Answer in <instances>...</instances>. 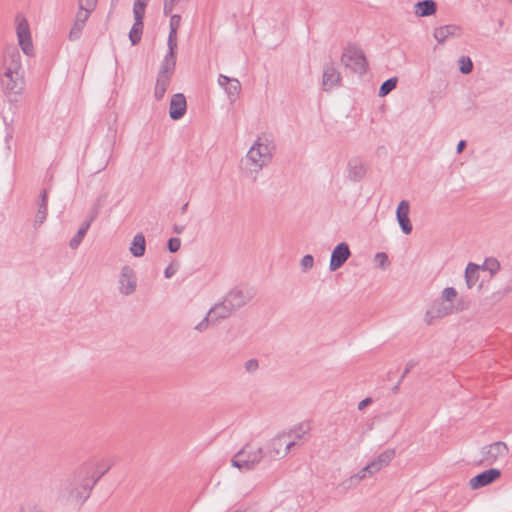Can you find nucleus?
Returning a JSON list of instances; mask_svg holds the SVG:
<instances>
[{"mask_svg": "<svg viewBox=\"0 0 512 512\" xmlns=\"http://www.w3.org/2000/svg\"><path fill=\"white\" fill-rule=\"evenodd\" d=\"M458 311V308L451 303L443 301L441 298L435 300L425 313V321L431 325L435 319L444 318L450 314Z\"/></svg>", "mask_w": 512, "mask_h": 512, "instance_id": "8", "label": "nucleus"}, {"mask_svg": "<svg viewBox=\"0 0 512 512\" xmlns=\"http://www.w3.org/2000/svg\"><path fill=\"white\" fill-rule=\"evenodd\" d=\"M83 28L84 26L74 22L69 33V39L73 41L80 38Z\"/></svg>", "mask_w": 512, "mask_h": 512, "instance_id": "36", "label": "nucleus"}, {"mask_svg": "<svg viewBox=\"0 0 512 512\" xmlns=\"http://www.w3.org/2000/svg\"><path fill=\"white\" fill-rule=\"evenodd\" d=\"M145 249H146L145 237L142 233H137L133 237V240H132L129 250L134 257H141L144 255Z\"/></svg>", "mask_w": 512, "mask_h": 512, "instance_id": "26", "label": "nucleus"}, {"mask_svg": "<svg viewBox=\"0 0 512 512\" xmlns=\"http://www.w3.org/2000/svg\"><path fill=\"white\" fill-rule=\"evenodd\" d=\"M137 279L134 270L126 265L121 269L119 276V291L122 295L128 296L135 292Z\"/></svg>", "mask_w": 512, "mask_h": 512, "instance_id": "9", "label": "nucleus"}, {"mask_svg": "<svg viewBox=\"0 0 512 512\" xmlns=\"http://www.w3.org/2000/svg\"><path fill=\"white\" fill-rule=\"evenodd\" d=\"M133 14L135 21L129 32V39L132 45H137L141 41L143 34L145 11H142V8L139 6L138 9H133Z\"/></svg>", "mask_w": 512, "mask_h": 512, "instance_id": "15", "label": "nucleus"}, {"mask_svg": "<svg viewBox=\"0 0 512 512\" xmlns=\"http://www.w3.org/2000/svg\"><path fill=\"white\" fill-rule=\"evenodd\" d=\"M461 28L454 24L444 25L434 30V38L438 43L445 42L450 37L460 36Z\"/></svg>", "mask_w": 512, "mask_h": 512, "instance_id": "18", "label": "nucleus"}, {"mask_svg": "<svg viewBox=\"0 0 512 512\" xmlns=\"http://www.w3.org/2000/svg\"><path fill=\"white\" fill-rule=\"evenodd\" d=\"M395 457V450L394 449H387L380 453L374 460L377 462V464L382 468L389 465V463L392 461V459Z\"/></svg>", "mask_w": 512, "mask_h": 512, "instance_id": "28", "label": "nucleus"}, {"mask_svg": "<svg viewBox=\"0 0 512 512\" xmlns=\"http://www.w3.org/2000/svg\"><path fill=\"white\" fill-rule=\"evenodd\" d=\"M187 206H188V203L184 204L181 208V212L182 213H185L186 209H187Z\"/></svg>", "mask_w": 512, "mask_h": 512, "instance_id": "62", "label": "nucleus"}, {"mask_svg": "<svg viewBox=\"0 0 512 512\" xmlns=\"http://www.w3.org/2000/svg\"><path fill=\"white\" fill-rule=\"evenodd\" d=\"M241 90V84L237 79H232L231 82L225 87L226 93L231 99H235Z\"/></svg>", "mask_w": 512, "mask_h": 512, "instance_id": "30", "label": "nucleus"}, {"mask_svg": "<svg viewBox=\"0 0 512 512\" xmlns=\"http://www.w3.org/2000/svg\"><path fill=\"white\" fill-rule=\"evenodd\" d=\"M258 361L256 359H249L245 363V369L248 372H254L258 369Z\"/></svg>", "mask_w": 512, "mask_h": 512, "instance_id": "48", "label": "nucleus"}, {"mask_svg": "<svg viewBox=\"0 0 512 512\" xmlns=\"http://www.w3.org/2000/svg\"><path fill=\"white\" fill-rule=\"evenodd\" d=\"M47 206H48V192L43 189L40 194V201L38 204V210L35 216V224H42L47 217Z\"/></svg>", "mask_w": 512, "mask_h": 512, "instance_id": "24", "label": "nucleus"}, {"mask_svg": "<svg viewBox=\"0 0 512 512\" xmlns=\"http://www.w3.org/2000/svg\"><path fill=\"white\" fill-rule=\"evenodd\" d=\"M180 20H181L180 15H177V14L171 15V18H170V31L175 30V32H177V30L179 28V25H180Z\"/></svg>", "mask_w": 512, "mask_h": 512, "instance_id": "46", "label": "nucleus"}, {"mask_svg": "<svg viewBox=\"0 0 512 512\" xmlns=\"http://www.w3.org/2000/svg\"><path fill=\"white\" fill-rule=\"evenodd\" d=\"M94 486L91 463H84L62 484L61 496L75 505H82L89 498Z\"/></svg>", "mask_w": 512, "mask_h": 512, "instance_id": "1", "label": "nucleus"}, {"mask_svg": "<svg viewBox=\"0 0 512 512\" xmlns=\"http://www.w3.org/2000/svg\"><path fill=\"white\" fill-rule=\"evenodd\" d=\"M399 386H400V383H397V384L392 388V391H393L394 393L398 392V390H399Z\"/></svg>", "mask_w": 512, "mask_h": 512, "instance_id": "61", "label": "nucleus"}, {"mask_svg": "<svg viewBox=\"0 0 512 512\" xmlns=\"http://www.w3.org/2000/svg\"><path fill=\"white\" fill-rule=\"evenodd\" d=\"M17 37L18 43L26 55L33 54V44L31 39L30 28L27 20L25 18H18L17 23Z\"/></svg>", "mask_w": 512, "mask_h": 512, "instance_id": "10", "label": "nucleus"}, {"mask_svg": "<svg viewBox=\"0 0 512 512\" xmlns=\"http://www.w3.org/2000/svg\"><path fill=\"white\" fill-rule=\"evenodd\" d=\"M397 81L396 77L389 78L384 81L379 88V96L384 97L388 95L393 89H395Z\"/></svg>", "mask_w": 512, "mask_h": 512, "instance_id": "29", "label": "nucleus"}, {"mask_svg": "<svg viewBox=\"0 0 512 512\" xmlns=\"http://www.w3.org/2000/svg\"><path fill=\"white\" fill-rule=\"evenodd\" d=\"M403 379H404V378H402V376H401V377L399 378L398 383H400V384H401V382L403 381Z\"/></svg>", "mask_w": 512, "mask_h": 512, "instance_id": "63", "label": "nucleus"}, {"mask_svg": "<svg viewBox=\"0 0 512 512\" xmlns=\"http://www.w3.org/2000/svg\"><path fill=\"white\" fill-rule=\"evenodd\" d=\"M465 147H466V141L465 140L459 141L458 144H457V147H456L457 153L458 154L461 153L464 150Z\"/></svg>", "mask_w": 512, "mask_h": 512, "instance_id": "59", "label": "nucleus"}, {"mask_svg": "<svg viewBox=\"0 0 512 512\" xmlns=\"http://www.w3.org/2000/svg\"><path fill=\"white\" fill-rule=\"evenodd\" d=\"M375 261L378 263L379 267L385 269L389 265V259L386 253L378 252L375 255Z\"/></svg>", "mask_w": 512, "mask_h": 512, "instance_id": "38", "label": "nucleus"}, {"mask_svg": "<svg viewBox=\"0 0 512 512\" xmlns=\"http://www.w3.org/2000/svg\"><path fill=\"white\" fill-rule=\"evenodd\" d=\"M313 264H314V258L310 254L305 255L301 260V266L304 271L311 269L313 267Z\"/></svg>", "mask_w": 512, "mask_h": 512, "instance_id": "43", "label": "nucleus"}, {"mask_svg": "<svg viewBox=\"0 0 512 512\" xmlns=\"http://www.w3.org/2000/svg\"><path fill=\"white\" fill-rule=\"evenodd\" d=\"M410 204L407 200H402L396 209V219L402 232L409 235L412 232V224L409 219Z\"/></svg>", "mask_w": 512, "mask_h": 512, "instance_id": "14", "label": "nucleus"}, {"mask_svg": "<svg viewBox=\"0 0 512 512\" xmlns=\"http://www.w3.org/2000/svg\"><path fill=\"white\" fill-rule=\"evenodd\" d=\"M90 226H91V223H89V221H86V220H85V221L81 224V226H80V228H79V230H78V231H79V232H82L84 235H86V233L88 232V230H89Z\"/></svg>", "mask_w": 512, "mask_h": 512, "instance_id": "56", "label": "nucleus"}, {"mask_svg": "<svg viewBox=\"0 0 512 512\" xmlns=\"http://www.w3.org/2000/svg\"><path fill=\"white\" fill-rule=\"evenodd\" d=\"M211 322V316H208V313L206 316L195 326V329L199 332H204L208 329L209 323Z\"/></svg>", "mask_w": 512, "mask_h": 512, "instance_id": "44", "label": "nucleus"}, {"mask_svg": "<svg viewBox=\"0 0 512 512\" xmlns=\"http://www.w3.org/2000/svg\"><path fill=\"white\" fill-rule=\"evenodd\" d=\"M109 160H110V157L106 160V162L103 164V166L100 169H98V172H100L101 170H103L107 167Z\"/></svg>", "mask_w": 512, "mask_h": 512, "instance_id": "60", "label": "nucleus"}, {"mask_svg": "<svg viewBox=\"0 0 512 512\" xmlns=\"http://www.w3.org/2000/svg\"><path fill=\"white\" fill-rule=\"evenodd\" d=\"M351 252L347 243H339L332 251L329 269L330 271H336L339 269L350 257Z\"/></svg>", "mask_w": 512, "mask_h": 512, "instance_id": "13", "label": "nucleus"}, {"mask_svg": "<svg viewBox=\"0 0 512 512\" xmlns=\"http://www.w3.org/2000/svg\"><path fill=\"white\" fill-rule=\"evenodd\" d=\"M482 458L480 465L492 466L501 460L506 459L509 454V448L503 441H496L492 444L485 445L481 449Z\"/></svg>", "mask_w": 512, "mask_h": 512, "instance_id": "6", "label": "nucleus"}, {"mask_svg": "<svg viewBox=\"0 0 512 512\" xmlns=\"http://www.w3.org/2000/svg\"><path fill=\"white\" fill-rule=\"evenodd\" d=\"M90 15H91V13L78 9L74 22L77 24H81L82 26L85 27L86 21L88 20Z\"/></svg>", "mask_w": 512, "mask_h": 512, "instance_id": "37", "label": "nucleus"}, {"mask_svg": "<svg viewBox=\"0 0 512 512\" xmlns=\"http://www.w3.org/2000/svg\"><path fill=\"white\" fill-rule=\"evenodd\" d=\"M483 269L494 275L500 270V263L495 258H488L483 263Z\"/></svg>", "mask_w": 512, "mask_h": 512, "instance_id": "31", "label": "nucleus"}, {"mask_svg": "<svg viewBox=\"0 0 512 512\" xmlns=\"http://www.w3.org/2000/svg\"><path fill=\"white\" fill-rule=\"evenodd\" d=\"M417 365V362L415 360H410L406 364V367L402 373V378H405L406 375Z\"/></svg>", "mask_w": 512, "mask_h": 512, "instance_id": "52", "label": "nucleus"}, {"mask_svg": "<svg viewBox=\"0 0 512 512\" xmlns=\"http://www.w3.org/2000/svg\"><path fill=\"white\" fill-rule=\"evenodd\" d=\"M186 98L182 93L174 94L170 101L169 116L173 120L181 119L186 113Z\"/></svg>", "mask_w": 512, "mask_h": 512, "instance_id": "16", "label": "nucleus"}, {"mask_svg": "<svg viewBox=\"0 0 512 512\" xmlns=\"http://www.w3.org/2000/svg\"><path fill=\"white\" fill-rule=\"evenodd\" d=\"M342 64L352 72L359 75L366 73L368 62L362 49L355 45H348L341 56Z\"/></svg>", "mask_w": 512, "mask_h": 512, "instance_id": "5", "label": "nucleus"}, {"mask_svg": "<svg viewBox=\"0 0 512 512\" xmlns=\"http://www.w3.org/2000/svg\"><path fill=\"white\" fill-rule=\"evenodd\" d=\"M168 250L171 253L177 252L181 247V240L177 237L170 238L167 243Z\"/></svg>", "mask_w": 512, "mask_h": 512, "instance_id": "41", "label": "nucleus"}, {"mask_svg": "<svg viewBox=\"0 0 512 512\" xmlns=\"http://www.w3.org/2000/svg\"><path fill=\"white\" fill-rule=\"evenodd\" d=\"M231 80H232L231 78H229L223 74H220L218 77V84L225 88L231 82Z\"/></svg>", "mask_w": 512, "mask_h": 512, "instance_id": "53", "label": "nucleus"}, {"mask_svg": "<svg viewBox=\"0 0 512 512\" xmlns=\"http://www.w3.org/2000/svg\"><path fill=\"white\" fill-rule=\"evenodd\" d=\"M366 174L364 165L358 160H351L348 163V177L352 181H360Z\"/></svg>", "mask_w": 512, "mask_h": 512, "instance_id": "23", "label": "nucleus"}, {"mask_svg": "<svg viewBox=\"0 0 512 512\" xmlns=\"http://www.w3.org/2000/svg\"><path fill=\"white\" fill-rule=\"evenodd\" d=\"M180 2V0H164L163 12L165 15H170L174 10L175 6Z\"/></svg>", "mask_w": 512, "mask_h": 512, "instance_id": "42", "label": "nucleus"}, {"mask_svg": "<svg viewBox=\"0 0 512 512\" xmlns=\"http://www.w3.org/2000/svg\"><path fill=\"white\" fill-rule=\"evenodd\" d=\"M358 484L359 483L357 481V478L354 475H352L349 478L342 481V483L339 486L342 487L344 490H349L356 487Z\"/></svg>", "mask_w": 512, "mask_h": 512, "instance_id": "39", "label": "nucleus"}, {"mask_svg": "<svg viewBox=\"0 0 512 512\" xmlns=\"http://www.w3.org/2000/svg\"><path fill=\"white\" fill-rule=\"evenodd\" d=\"M176 66V52H167L165 55L159 72V75H166L172 77Z\"/></svg>", "mask_w": 512, "mask_h": 512, "instance_id": "22", "label": "nucleus"}, {"mask_svg": "<svg viewBox=\"0 0 512 512\" xmlns=\"http://www.w3.org/2000/svg\"><path fill=\"white\" fill-rule=\"evenodd\" d=\"M99 213H100V210H98L97 208H94L92 206V208H91V210H90V212H89V214H88V216H87V218L85 220L89 221V223L92 224V222L98 217Z\"/></svg>", "mask_w": 512, "mask_h": 512, "instance_id": "51", "label": "nucleus"}, {"mask_svg": "<svg viewBox=\"0 0 512 512\" xmlns=\"http://www.w3.org/2000/svg\"><path fill=\"white\" fill-rule=\"evenodd\" d=\"M171 82V77L166 75H157L155 89H154V97L156 100L163 99L169 85Z\"/></svg>", "mask_w": 512, "mask_h": 512, "instance_id": "25", "label": "nucleus"}, {"mask_svg": "<svg viewBox=\"0 0 512 512\" xmlns=\"http://www.w3.org/2000/svg\"><path fill=\"white\" fill-rule=\"evenodd\" d=\"M372 402V399L367 397L359 402L358 409L363 410L365 407H367Z\"/></svg>", "mask_w": 512, "mask_h": 512, "instance_id": "57", "label": "nucleus"}, {"mask_svg": "<svg viewBox=\"0 0 512 512\" xmlns=\"http://www.w3.org/2000/svg\"><path fill=\"white\" fill-rule=\"evenodd\" d=\"M114 462L109 459H102L96 467L91 464V479L93 483H96L112 468Z\"/></svg>", "mask_w": 512, "mask_h": 512, "instance_id": "20", "label": "nucleus"}, {"mask_svg": "<svg viewBox=\"0 0 512 512\" xmlns=\"http://www.w3.org/2000/svg\"><path fill=\"white\" fill-rule=\"evenodd\" d=\"M233 313V310L229 308L225 300L215 304L209 311L208 316H211V322L216 323L219 320L228 318Z\"/></svg>", "mask_w": 512, "mask_h": 512, "instance_id": "19", "label": "nucleus"}, {"mask_svg": "<svg viewBox=\"0 0 512 512\" xmlns=\"http://www.w3.org/2000/svg\"><path fill=\"white\" fill-rule=\"evenodd\" d=\"M457 297V291L455 288L453 287H446L442 293H441V296L440 298L447 302V303H451V304H454V300L456 299Z\"/></svg>", "mask_w": 512, "mask_h": 512, "instance_id": "32", "label": "nucleus"}, {"mask_svg": "<svg viewBox=\"0 0 512 512\" xmlns=\"http://www.w3.org/2000/svg\"><path fill=\"white\" fill-rule=\"evenodd\" d=\"M97 3L98 0H78V9L92 13L96 8Z\"/></svg>", "mask_w": 512, "mask_h": 512, "instance_id": "33", "label": "nucleus"}, {"mask_svg": "<svg viewBox=\"0 0 512 512\" xmlns=\"http://www.w3.org/2000/svg\"><path fill=\"white\" fill-rule=\"evenodd\" d=\"M501 477V471L497 468H490L472 477L469 485L472 489H479L487 486Z\"/></svg>", "mask_w": 512, "mask_h": 512, "instance_id": "11", "label": "nucleus"}, {"mask_svg": "<svg viewBox=\"0 0 512 512\" xmlns=\"http://www.w3.org/2000/svg\"><path fill=\"white\" fill-rule=\"evenodd\" d=\"M354 476L357 478L358 483H360L362 480L370 477L368 468L366 466L363 467L358 473L354 474Z\"/></svg>", "mask_w": 512, "mask_h": 512, "instance_id": "50", "label": "nucleus"}, {"mask_svg": "<svg viewBox=\"0 0 512 512\" xmlns=\"http://www.w3.org/2000/svg\"><path fill=\"white\" fill-rule=\"evenodd\" d=\"M460 62H461L460 71L463 74H468L472 71L473 63L469 57H464V56L461 57Z\"/></svg>", "mask_w": 512, "mask_h": 512, "instance_id": "34", "label": "nucleus"}, {"mask_svg": "<svg viewBox=\"0 0 512 512\" xmlns=\"http://www.w3.org/2000/svg\"><path fill=\"white\" fill-rule=\"evenodd\" d=\"M175 273H176V269L173 268L172 265H169L168 267H166V269L164 271V275L166 278H171Z\"/></svg>", "mask_w": 512, "mask_h": 512, "instance_id": "55", "label": "nucleus"}, {"mask_svg": "<svg viewBox=\"0 0 512 512\" xmlns=\"http://www.w3.org/2000/svg\"><path fill=\"white\" fill-rule=\"evenodd\" d=\"M184 230H185L184 225L175 224L173 226V232L176 234H182L184 232Z\"/></svg>", "mask_w": 512, "mask_h": 512, "instance_id": "58", "label": "nucleus"}, {"mask_svg": "<svg viewBox=\"0 0 512 512\" xmlns=\"http://www.w3.org/2000/svg\"><path fill=\"white\" fill-rule=\"evenodd\" d=\"M0 85L6 95H19L24 88L21 55L16 48L8 49L3 56Z\"/></svg>", "mask_w": 512, "mask_h": 512, "instance_id": "2", "label": "nucleus"}, {"mask_svg": "<svg viewBox=\"0 0 512 512\" xmlns=\"http://www.w3.org/2000/svg\"><path fill=\"white\" fill-rule=\"evenodd\" d=\"M167 45H168V52H176L177 32H175V30L169 32Z\"/></svg>", "mask_w": 512, "mask_h": 512, "instance_id": "35", "label": "nucleus"}, {"mask_svg": "<svg viewBox=\"0 0 512 512\" xmlns=\"http://www.w3.org/2000/svg\"><path fill=\"white\" fill-rule=\"evenodd\" d=\"M479 266L474 263H469L465 270V280L468 288H472L478 281Z\"/></svg>", "mask_w": 512, "mask_h": 512, "instance_id": "27", "label": "nucleus"}, {"mask_svg": "<svg viewBox=\"0 0 512 512\" xmlns=\"http://www.w3.org/2000/svg\"><path fill=\"white\" fill-rule=\"evenodd\" d=\"M366 467L368 468V473L369 476L371 477L381 470V467L377 464L375 460H372L370 463H368Z\"/></svg>", "mask_w": 512, "mask_h": 512, "instance_id": "47", "label": "nucleus"}, {"mask_svg": "<svg viewBox=\"0 0 512 512\" xmlns=\"http://www.w3.org/2000/svg\"><path fill=\"white\" fill-rule=\"evenodd\" d=\"M286 437V434H280L271 439L267 449L264 451L265 457L268 456L270 459H276L287 455L296 442L294 440L287 441ZM288 437H290V434H288Z\"/></svg>", "mask_w": 512, "mask_h": 512, "instance_id": "7", "label": "nucleus"}, {"mask_svg": "<svg viewBox=\"0 0 512 512\" xmlns=\"http://www.w3.org/2000/svg\"><path fill=\"white\" fill-rule=\"evenodd\" d=\"M148 0H135L133 9H138L139 5L142 8V11H145Z\"/></svg>", "mask_w": 512, "mask_h": 512, "instance_id": "54", "label": "nucleus"}, {"mask_svg": "<svg viewBox=\"0 0 512 512\" xmlns=\"http://www.w3.org/2000/svg\"><path fill=\"white\" fill-rule=\"evenodd\" d=\"M249 297H247L243 291L234 288L232 289L224 298L229 308L233 311L243 307L248 301Z\"/></svg>", "mask_w": 512, "mask_h": 512, "instance_id": "17", "label": "nucleus"}, {"mask_svg": "<svg viewBox=\"0 0 512 512\" xmlns=\"http://www.w3.org/2000/svg\"><path fill=\"white\" fill-rule=\"evenodd\" d=\"M106 199H107V194H102L97 197V199L95 200V202L93 203L92 206L94 208H97L98 210H101V208L104 206V204L106 202Z\"/></svg>", "mask_w": 512, "mask_h": 512, "instance_id": "49", "label": "nucleus"}, {"mask_svg": "<svg viewBox=\"0 0 512 512\" xmlns=\"http://www.w3.org/2000/svg\"><path fill=\"white\" fill-rule=\"evenodd\" d=\"M20 512H46V511L36 504H26L21 507Z\"/></svg>", "mask_w": 512, "mask_h": 512, "instance_id": "45", "label": "nucleus"}, {"mask_svg": "<svg viewBox=\"0 0 512 512\" xmlns=\"http://www.w3.org/2000/svg\"><path fill=\"white\" fill-rule=\"evenodd\" d=\"M415 14L419 17L433 15L437 10V4L434 0H422L415 4Z\"/></svg>", "mask_w": 512, "mask_h": 512, "instance_id": "21", "label": "nucleus"}, {"mask_svg": "<svg viewBox=\"0 0 512 512\" xmlns=\"http://www.w3.org/2000/svg\"><path fill=\"white\" fill-rule=\"evenodd\" d=\"M265 458V452L262 447L253 443H247L231 459L233 467L241 471H251Z\"/></svg>", "mask_w": 512, "mask_h": 512, "instance_id": "4", "label": "nucleus"}, {"mask_svg": "<svg viewBox=\"0 0 512 512\" xmlns=\"http://www.w3.org/2000/svg\"><path fill=\"white\" fill-rule=\"evenodd\" d=\"M341 82V74L333 62L326 63L323 68L322 87L324 91L339 86Z\"/></svg>", "mask_w": 512, "mask_h": 512, "instance_id": "12", "label": "nucleus"}, {"mask_svg": "<svg viewBox=\"0 0 512 512\" xmlns=\"http://www.w3.org/2000/svg\"><path fill=\"white\" fill-rule=\"evenodd\" d=\"M84 237L85 235L82 232L77 231L74 237L70 240L69 247L71 249H77L83 241Z\"/></svg>", "mask_w": 512, "mask_h": 512, "instance_id": "40", "label": "nucleus"}, {"mask_svg": "<svg viewBox=\"0 0 512 512\" xmlns=\"http://www.w3.org/2000/svg\"><path fill=\"white\" fill-rule=\"evenodd\" d=\"M274 142L267 136L258 137L245 156V170L248 174L257 175L273 159Z\"/></svg>", "mask_w": 512, "mask_h": 512, "instance_id": "3", "label": "nucleus"}, {"mask_svg": "<svg viewBox=\"0 0 512 512\" xmlns=\"http://www.w3.org/2000/svg\"><path fill=\"white\" fill-rule=\"evenodd\" d=\"M510 2H512V0H509Z\"/></svg>", "mask_w": 512, "mask_h": 512, "instance_id": "64", "label": "nucleus"}]
</instances>
